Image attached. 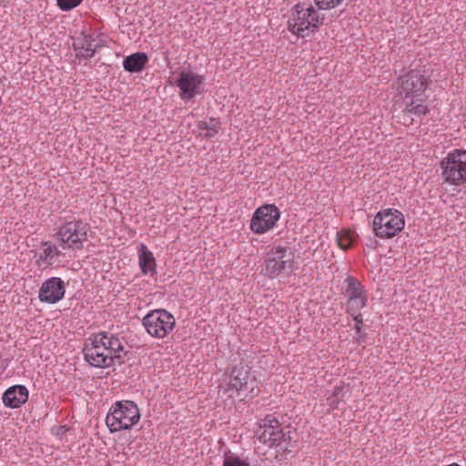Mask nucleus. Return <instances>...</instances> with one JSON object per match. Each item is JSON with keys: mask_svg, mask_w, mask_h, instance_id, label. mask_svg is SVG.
<instances>
[{"mask_svg": "<svg viewBox=\"0 0 466 466\" xmlns=\"http://www.w3.org/2000/svg\"><path fill=\"white\" fill-rule=\"evenodd\" d=\"M91 342L86 343L84 355L86 360L92 366L106 368L120 363L122 354H125L122 341L114 335L98 333L94 335Z\"/></svg>", "mask_w": 466, "mask_h": 466, "instance_id": "1", "label": "nucleus"}, {"mask_svg": "<svg viewBox=\"0 0 466 466\" xmlns=\"http://www.w3.org/2000/svg\"><path fill=\"white\" fill-rule=\"evenodd\" d=\"M324 16L311 5L298 3L294 5L289 28L293 35L305 37L317 31L323 24Z\"/></svg>", "mask_w": 466, "mask_h": 466, "instance_id": "2", "label": "nucleus"}, {"mask_svg": "<svg viewBox=\"0 0 466 466\" xmlns=\"http://www.w3.org/2000/svg\"><path fill=\"white\" fill-rule=\"evenodd\" d=\"M264 266L265 275L269 279L289 275L296 268L295 254L287 247H273L266 253Z\"/></svg>", "mask_w": 466, "mask_h": 466, "instance_id": "3", "label": "nucleus"}, {"mask_svg": "<svg viewBox=\"0 0 466 466\" xmlns=\"http://www.w3.org/2000/svg\"><path fill=\"white\" fill-rule=\"evenodd\" d=\"M88 226L82 220H71L59 226L54 238L66 251H76L87 241Z\"/></svg>", "mask_w": 466, "mask_h": 466, "instance_id": "4", "label": "nucleus"}, {"mask_svg": "<svg viewBox=\"0 0 466 466\" xmlns=\"http://www.w3.org/2000/svg\"><path fill=\"white\" fill-rule=\"evenodd\" d=\"M140 420L137 406L129 400L117 401L109 409L106 423L111 432L128 430Z\"/></svg>", "mask_w": 466, "mask_h": 466, "instance_id": "5", "label": "nucleus"}, {"mask_svg": "<svg viewBox=\"0 0 466 466\" xmlns=\"http://www.w3.org/2000/svg\"><path fill=\"white\" fill-rule=\"evenodd\" d=\"M405 226L403 214L396 208H386L378 212L372 221L376 237L387 239L395 237Z\"/></svg>", "mask_w": 466, "mask_h": 466, "instance_id": "6", "label": "nucleus"}, {"mask_svg": "<svg viewBox=\"0 0 466 466\" xmlns=\"http://www.w3.org/2000/svg\"><path fill=\"white\" fill-rule=\"evenodd\" d=\"M441 177L450 184L459 186L466 182V150L453 149L441 160Z\"/></svg>", "mask_w": 466, "mask_h": 466, "instance_id": "7", "label": "nucleus"}, {"mask_svg": "<svg viewBox=\"0 0 466 466\" xmlns=\"http://www.w3.org/2000/svg\"><path fill=\"white\" fill-rule=\"evenodd\" d=\"M142 324L151 337L164 339L173 331L176 319L167 310L159 309L149 311L143 318Z\"/></svg>", "mask_w": 466, "mask_h": 466, "instance_id": "8", "label": "nucleus"}, {"mask_svg": "<svg viewBox=\"0 0 466 466\" xmlns=\"http://www.w3.org/2000/svg\"><path fill=\"white\" fill-rule=\"evenodd\" d=\"M280 218V212L274 204L258 208L250 220V229L257 234H264L272 229Z\"/></svg>", "mask_w": 466, "mask_h": 466, "instance_id": "9", "label": "nucleus"}, {"mask_svg": "<svg viewBox=\"0 0 466 466\" xmlns=\"http://www.w3.org/2000/svg\"><path fill=\"white\" fill-rule=\"evenodd\" d=\"M260 442L268 447L279 446L284 437L279 421L272 415L266 416L257 432Z\"/></svg>", "mask_w": 466, "mask_h": 466, "instance_id": "10", "label": "nucleus"}, {"mask_svg": "<svg viewBox=\"0 0 466 466\" xmlns=\"http://www.w3.org/2000/svg\"><path fill=\"white\" fill-rule=\"evenodd\" d=\"M204 81L205 78L203 76L190 71L181 72L177 80L180 98L184 101H188L200 94Z\"/></svg>", "mask_w": 466, "mask_h": 466, "instance_id": "11", "label": "nucleus"}, {"mask_svg": "<svg viewBox=\"0 0 466 466\" xmlns=\"http://www.w3.org/2000/svg\"><path fill=\"white\" fill-rule=\"evenodd\" d=\"M428 86L427 77L420 71L412 70L400 77V94L401 97L426 93Z\"/></svg>", "mask_w": 466, "mask_h": 466, "instance_id": "12", "label": "nucleus"}, {"mask_svg": "<svg viewBox=\"0 0 466 466\" xmlns=\"http://www.w3.org/2000/svg\"><path fill=\"white\" fill-rule=\"evenodd\" d=\"M65 293L64 281L58 277H51L42 283L38 291V299L41 302L55 304L64 298Z\"/></svg>", "mask_w": 466, "mask_h": 466, "instance_id": "13", "label": "nucleus"}, {"mask_svg": "<svg viewBox=\"0 0 466 466\" xmlns=\"http://www.w3.org/2000/svg\"><path fill=\"white\" fill-rule=\"evenodd\" d=\"M66 251L61 248L58 242L44 241L38 253L35 254V264L39 268H48L60 263V257Z\"/></svg>", "mask_w": 466, "mask_h": 466, "instance_id": "14", "label": "nucleus"}, {"mask_svg": "<svg viewBox=\"0 0 466 466\" xmlns=\"http://www.w3.org/2000/svg\"><path fill=\"white\" fill-rule=\"evenodd\" d=\"M102 41L95 35H81L74 39L73 46L77 56L86 59L91 58L96 51L102 46Z\"/></svg>", "mask_w": 466, "mask_h": 466, "instance_id": "15", "label": "nucleus"}, {"mask_svg": "<svg viewBox=\"0 0 466 466\" xmlns=\"http://www.w3.org/2000/svg\"><path fill=\"white\" fill-rule=\"evenodd\" d=\"M403 112L416 116L429 113V96L426 93L411 96H402Z\"/></svg>", "mask_w": 466, "mask_h": 466, "instance_id": "16", "label": "nucleus"}, {"mask_svg": "<svg viewBox=\"0 0 466 466\" xmlns=\"http://www.w3.org/2000/svg\"><path fill=\"white\" fill-rule=\"evenodd\" d=\"M28 400V390L25 386L15 385L8 388L3 395L5 406L12 409L19 408Z\"/></svg>", "mask_w": 466, "mask_h": 466, "instance_id": "17", "label": "nucleus"}, {"mask_svg": "<svg viewBox=\"0 0 466 466\" xmlns=\"http://www.w3.org/2000/svg\"><path fill=\"white\" fill-rule=\"evenodd\" d=\"M138 264L141 272L144 275H151L157 273L156 270V259L153 253L147 248L145 244H140L138 249Z\"/></svg>", "mask_w": 466, "mask_h": 466, "instance_id": "18", "label": "nucleus"}, {"mask_svg": "<svg viewBox=\"0 0 466 466\" xmlns=\"http://www.w3.org/2000/svg\"><path fill=\"white\" fill-rule=\"evenodd\" d=\"M147 61L148 57L145 53L137 52L126 57L123 66L128 72L137 73L144 69Z\"/></svg>", "mask_w": 466, "mask_h": 466, "instance_id": "19", "label": "nucleus"}, {"mask_svg": "<svg viewBox=\"0 0 466 466\" xmlns=\"http://www.w3.org/2000/svg\"><path fill=\"white\" fill-rule=\"evenodd\" d=\"M197 127L203 132L201 134L205 137L211 138L218 134L220 128V123L218 119L209 118L208 120L199 121Z\"/></svg>", "mask_w": 466, "mask_h": 466, "instance_id": "20", "label": "nucleus"}, {"mask_svg": "<svg viewBox=\"0 0 466 466\" xmlns=\"http://www.w3.org/2000/svg\"><path fill=\"white\" fill-rule=\"evenodd\" d=\"M346 282L348 286L345 294L349 299H356L357 297L366 294L364 287L356 279L349 277L346 279Z\"/></svg>", "mask_w": 466, "mask_h": 466, "instance_id": "21", "label": "nucleus"}, {"mask_svg": "<svg viewBox=\"0 0 466 466\" xmlns=\"http://www.w3.org/2000/svg\"><path fill=\"white\" fill-rule=\"evenodd\" d=\"M226 383L224 385L219 386L218 393L222 395H226L229 398H233L235 393H238L240 390L242 383L241 380H235L234 384L231 383L232 380H225Z\"/></svg>", "mask_w": 466, "mask_h": 466, "instance_id": "22", "label": "nucleus"}, {"mask_svg": "<svg viewBox=\"0 0 466 466\" xmlns=\"http://www.w3.org/2000/svg\"><path fill=\"white\" fill-rule=\"evenodd\" d=\"M354 240L353 234L348 230H341L337 233V242L341 249H348Z\"/></svg>", "mask_w": 466, "mask_h": 466, "instance_id": "23", "label": "nucleus"}, {"mask_svg": "<svg viewBox=\"0 0 466 466\" xmlns=\"http://www.w3.org/2000/svg\"><path fill=\"white\" fill-rule=\"evenodd\" d=\"M320 10H331L339 6L345 0H313Z\"/></svg>", "mask_w": 466, "mask_h": 466, "instance_id": "24", "label": "nucleus"}, {"mask_svg": "<svg viewBox=\"0 0 466 466\" xmlns=\"http://www.w3.org/2000/svg\"><path fill=\"white\" fill-rule=\"evenodd\" d=\"M248 371L242 363H239L238 365H235L231 368L230 373H229V379H245L248 377Z\"/></svg>", "mask_w": 466, "mask_h": 466, "instance_id": "25", "label": "nucleus"}, {"mask_svg": "<svg viewBox=\"0 0 466 466\" xmlns=\"http://www.w3.org/2000/svg\"><path fill=\"white\" fill-rule=\"evenodd\" d=\"M222 466H250L246 460H242L238 456H226Z\"/></svg>", "mask_w": 466, "mask_h": 466, "instance_id": "26", "label": "nucleus"}, {"mask_svg": "<svg viewBox=\"0 0 466 466\" xmlns=\"http://www.w3.org/2000/svg\"><path fill=\"white\" fill-rule=\"evenodd\" d=\"M367 304V295H361L356 299H349V306L350 310H360L364 308Z\"/></svg>", "mask_w": 466, "mask_h": 466, "instance_id": "27", "label": "nucleus"}, {"mask_svg": "<svg viewBox=\"0 0 466 466\" xmlns=\"http://www.w3.org/2000/svg\"><path fill=\"white\" fill-rule=\"evenodd\" d=\"M83 0H56L57 5L63 11H69L78 6Z\"/></svg>", "mask_w": 466, "mask_h": 466, "instance_id": "28", "label": "nucleus"}, {"mask_svg": "<svg viewBox=\"0 0 466 466\" xmlns=\"http://www.w3.org/2000/svg\"><path fill=\"white\" fill-rule=\"evenodd\" d=\"M354 320H355V329L357 330V332H360V329H361V326H362V318H361V315L359 313L357 315L354 316Z\"/></svg>", "mask_w": 466, "mask_h": 466, "instance_id": "29", "label": "nucleus"}, {"mask_svg": "<svg viewBox=\"0 0 466 466\" xmlns=\"http://www.w3.org/2000/svg\"><path fill=\"white\" fill-rule=\"evenodd\" d=\"M68 430L65 426H60L56 429V434L57 435H63L66 433Z\"/></svg>", "mask_w": 466, "mask_h": 466, "instance_id": "30", "label": "nucleus"}, {"mask_svg": "<svg viewBox=\"0 0 466 466\" xmlns=\"http://www.w3.org/2000/svg\"><path fill=\"white\" fill-rule=\"evenodd\" d=\"M330 405L332 406V408H335V407H336V404H335V402H334V401H332V402L330 403Z\"/></svg>", "mask_w": 466, "mask_h": 466, "instance_id": "31", "label": "nucleus"}]
</instances>
